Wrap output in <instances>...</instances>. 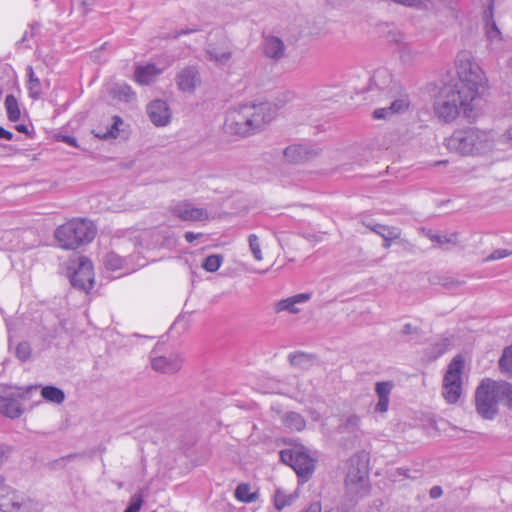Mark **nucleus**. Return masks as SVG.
Returning <instances> with one entry per match:
<instances>
[{
  "label": "nucleus",
  "instance_id": "f257e3e1",
  "mask_svg": "<svg viewBox=\"0 0 512 512\" xmlns=\"http://www.w3.org/2000/svg\"><path fill=\"white\" fill-rule=\"evenodd\" d=\"M458 81L444 85L434 101L435 115L446 123L454 121L462 111L470 118L479 89L485 82L480 66L472 60L468 52H460L456 58Z\"/></svg>",
  "mask_w": 512,
  "mask_h": 512
},
{
  "label": "nucleus",
  "instance_id": "f03ea898",
  "mask_svg": "<svg viewBox=\"0 0 512 512\" xmlns=\"http://www.w3.org/2000/svg\"><path fill=\"white\" fill-rule=\"evenodd\" d=\"M448 151L463 157H484L491 154L497 145V134L492 129L468 126L456 129L445 138Z\"/></svg>",
  "mask_w": 512,
  "mask_h": 512
},
{
  "label": "nucleus",
  "instance_id": "7ed1b4c3",
  "mask_svg": "<svg viewBox=\"0 0 512 512\" xmlns=\"http://www.w3.org/2000/svg\"><path fill=\"white\" fill-rule=\"evenodd\" d=\"M96 235L94 224L83 218L72 219L59 226L55 231V238L63 249H77L81 245L90 243Z\"/></svg>",
  "mask_w": 512,
  "mask_h": 512
},
{
  "label": "nucleus",
  "instance_id": "20e7f679",
  "mask_svg": "<svg viewBox=\"0 0 512 512\" xmlns=\"http://www.w3.org/2000/svg\"><path fill=\"white\" fill-rule=\"evenodd\" d=\"M464 358L456 355L448 364L442 381V396L448 404H456L463 392Z\"/></svg>",
  "mask_w": 512,
  "mask_h": 512
},
{
  "label": "nucleus",
  "instance_id": "39448f33",
  "mask_svg": "<svg viewBox=\"0 0 512 512\" xmlns=\"http://www.w3.org/2000/svg\"><path fill=\"white\" fill-rule=\"evenodd\" d=\"M494 381L485 379L475 392V406L477 413L486 420H492L498 413V399L494 392Z\"/></svg>",
  "mask_w": 512,
  "mask_h": 512
},
{
  "label": "nucleus",
  "instance_id": "423d86ee",
  "mask_svg": "<svg viewBox=\"0 0 512 512\" xmlns=\"http://www.w3.org/2000/svg\"><path fill=\"white\" fill-rule=\"evenodd\" d=\"M389 99L390 105L387 107L377 108L373 111V118L377 120L390 119L394 115L403 114L409 110L411 106V98L409 93L398 84H393L390 88Z\"/></svg>",
  "mask_w": 512,
  "mask_h": 512
},
{
  "label": "nucleus",
  "instance_id": "0eeeda50",
  "mask_svg": "<svg viewBox=\"0 0 512 512\" xmlns=\"http://www.w3.org/2000/svg\"><path fill=\"white\" fill-rule=\"evenodd\" d=\"M250 110L247 109V104L240 105L228 110L225 117L226 130L235 135L248 136L251 135Z\"/></svg>",
  "mask_w": 512,
  "mask_h": 512
},
{
  "label": "nucleus",
  "instance_id": "6e6552de",
  "mask_svg": "<svg viewBox=\"0 0 512 512\" xmlns=\"http://www.w3.org/2000/svg\"><path fill=\"white\" fill-rule=\"evenodd\" d=\"M247 109L250 110L249 114H251L249 119L252 134L262 130L267 124L272 122L276 116L275 105L269 102L259 104L250 103L247 104Z\"/></svg>",
  "mask_w": 512,
  "mask_h": 512
},
{
  "label": "nucleus",
  "instance_id": "1a4fd4ad",
  "mask_svg": "<svg viewBox=\"0 0 512 512\" xmlns=\"http://www.w3.org/2000/svg\"><path fill=\"white\" fill-rule=\"evenodd\" d=\"M201 75L198 66L188 65L179 70L175 76V83L183 93L193 94L201 85Z\"/></svg>",
  "mask_w": 512,
  "mask_h": 512
},
{
  "label": "nucleus",
  "instance_id": "9d476101",
  "mask_svg": "<svg viewBox=\"0 0 512 512\" xmlns=\"http://www.w3.org/2000/svg\"><path fill=\"white\" fill-rule=\"evenodd\" d=\"M71 285L83 291H88L94 283L92 262L86 257H80L78 267L70 277Z\"/></svg>",
  "mask_w": 512,
  "mask_h": 512
},
{
  "label": "nucleus",
  "instance_id": "9b49d317",
  "mask_svg": "<svg viewBox=\"0 0 512 512\" xmlns=\"http://www.w3.org/2000/svg\"><path fill=\"white\" fill-rule=\"evenodd\" d=\"M170 212L182 221H204L208 219V212L204 208L195 207L191 202L179 201L170 206Z\"/></svg>",
  "mask_w": 512,
  "mask_h": 512
},
{
  "label": "nucleus",
  "instance_id": "f8f14e48",
  "mask_svg": "<svg viewBox=\"0 0 512 512\" xmlns=\"http://www.w3.org/2000/svg\"><path fill=\"white\" fill-rule=\"evenodd\" d=\"M30 501L24 496L17 494L8 486V491L0 494V510L2 512H28Z\"/></svg>",
  "mask_w": 512,
  "mask_h": 512
},
{
  "label": "nucleus",
  "instance_id": "ddd939ff",
  "mask_svg": "<svg viewBox=\"0 0 512 512\" xmlns=\"http://www.w3.org/2000/svg\"><path fill=\"white\" fill-rule=\"evenodd\" d=\"M22 394L19 391L8 390L0 395V413L8 418H18L23 413L20 403Z\"/></svg>",
  "mask_w": 512,
  "mask_h": 512
},
{
  "label": "nucleus",
  "instance_id": "4468645a",
  "mask_svg": "<svg viewBox=\"0 0 512 512\" xmlns=\"http://www.w3.org/2000/svg\"><path fill=\"white\" fill-rule=\"evenodd\" d=\"M312 297L311 293H299L284 299L275 301L272 305L276 314L287 312L289 314H298L301 312L300 305L307 303Z\"/></svg>",
  "mask_w": 512,
  "mask_h": 512
},
{
  "label": "nucleus",
  "instance_id": "2eb2a0df",
  "mask_svg": "<svg viewBox=\"0 0 512 512\" xmlns=\"http://www.w3.org/2000/svg\"><path fill=\"white\" fill-rule=\"evenodd\" d=\"M147 113L155 126L163 127L171 121V110L164 100H154L147 107Z\"/></svg>",
  "mask_w": 512,
  "mask_h": 512
},
{
  "label": "nucleus",
  "instance_id": "dca6fc26",
  "mask_svg": "<svg viewBox=\"0 0 512 512\" xmlns=\"http://www.w3.org/2000/svg\"><path fill=\"white\" fill-rule=\"evenodd\" d=\"M182 358L178 353H171L168 356L151 357V366L153 370L161 373H175L182 366Z\"/></svg>",
  "mask_w": 512,
  "mask_h": 512
},
{
  "label": "nucleus",
  "instance_id": "f3484780",
  "mask_svg": "<svg viewBox=\"0 0 512 512\" xmlns=\"http://www.w3.org/2000/svg\"><path fill=\"white\" fill-rule=\"evenodd\" d=\"M262 50L266 58L278 62L285 57L286 46L279 37L266 36L263 39Z\"/></svg>",
  "mask_w": 512,
  "mask_h": 512
},
{
  "label": "nucleus",
  "instance_id": "a211bd4d",
  "mask_svg": "<svg viewBox=\"0 0 512 512\" xmlns=\"http://www.w3.org/2000/svg\"><path fill=\"white\" fill-rule=\"evenodd\" d=\"M291 466L295 472L302 477H307L314 471V460L304 452L295 451L290 455Z\"/></svg>",
  "mask_w": 512,
  "mask_h": 512
},
{
  "label": "nucleus",
  "instance_id": "6ab92c4d",
  "mask_svg": "<svg viewBox=\"0 0 512 512\" xmlns=\"http://www.w3.org/2000/svg\"><path fill=\"white\" fill-rule=\"evenodd\" d=\"M155 64L139 65L135 68L134 80L140 85H150L163 73Z\"/></svg>",
  "mask_w": 512,
  "mask_h": 512
},
{
  "label": "nucleus",
  "instance_id": "aec40b11",
  "mask_svg": "<svg viewBox=\"0 0 512 512\" xmlns=\"http://www.w3.org/2000/svg\"><path fill=\"white\" fill-rule=\"evenodd\" d=\"M394 387L391 381L377 382L375 385V393L378 401L375 404L374 411L377 413H385L388 410L390 402V394Z\"/></svg>",
  "mask_w": 512,
  "mask_h": 512
},
{
  "label": "nucleus",
  "instance_id": "412c9836",
  "mask_svg": "<svg viewBox=\"0 0 512 512\" xmlns=\"http://www.w3.org/2000/svg\"><path fill=\"white\" fill-rule=\"evenodd\" d=\"M316 153L307 145L294 144L284 150L285 158L294 163L311 159Z\"/></svg>",
  "mask_w": 512,
  "mask_h": 512
},
{
  "label": "nucleus",
  "instance_id": "4be33fe9",
  "mask_svg": "<svg viewBox=\"0 0 512 512\" xmlns=\"http://www.w3.org/2000/svg\"><path fill=\"white\" fill-rule=\"evenodd\" d=\"M370 82L371 85L375 86L376 88L388 89V92H390V88L393 86V84H396L393 82L392 74L386 68H378L375 70L370 78Z\"/></svg>",
  "mask_w": 512,
  "mask_h": 512
},
{
  "label": "nucleus",
  "instance_id": "5701e85b",
  "mask_svg": "<svg viewBox=\"0 0 512 512\" xmlns=\"http://www.w3.org/2000/svg\"><path fill=\"white\" fill-rule=\"evenodd\" d=\"M493 386L498 402L503 401L512 410V384L506 381H494Z\"/></svg>",
  "mask_w": 512,
  "mask_h": 512
},
{
  "label": "nucleus",
  "instance_id": "b1692460",
  "mask_svg": "<svg viewBox=\"0 0 512 512\" xmlns=\"http://www.w3.org/2000/svg\"><path fill=\"white\" fill-rule=\"evenodd\" d=\"M104 266L111 271L125 270L129 271L128 260L116 254L115 252H109L103 259Z\"/></svg>",
  "mask_w": 512,
  "mask_h": 512
},
{
  "label": "nucleus",
  "instance_id": "393cba45",
  "mask_svg": "<svg viewBox=\"0 0 512 512\" xmlns=\"http://www.w3.org/2000/svg\"><path fill=\"white\" fill-rule=\"evenodd\" d=\"M110 95L114 99L126 103L131 102L136 98L132 88L125 83L114 85L110 90Z\"/></svg>",
  "mask_w": 512,
  "mask_h": 512
},
{
  "label": "nucleus",
  "instance_id": "a878e982",
  "mask_svg": "<svg viewBox=\"0 0 512 512\" xmlns=\"http://www.w3.org/2000/svg\"><path fill=\"white\" fill-rule=\"evenodd\" d=\"M283 425L291 431H302L306 427L305 419L297 412H287L282 416Z\"/></svg>",
  "mask_w": 512,
  "mask_h": 512
},
{
  "label": "nucleus",
  "instance_id": "bb28decb",
  "mask_svg": "<svg viewBox=\"0 0 512 512\" xmlns=\"http://www.w3.org/2000/svg\"><path fill=\"white\" fill-rule=\"evenodd\" d=\"M207 56L217 66H224L230 61L232 52L230 50H219L216 47H209L207 49Z\"/></svg>",
  "mask_w": 512,
  "mask_h": 512
},
{
  "label": "nucleus",
  "instance_id": "cd10ccee",
  "mask_svg": "<svg viewBox=\"0 0 512 512\" xmlns=\"http://www.w3.org/2000/svg\"><path fill=\"white\" fill-rule=\"evenodd\" d=\"M370 228L374 233L382 237L383 240H396L399 239L401 235V230L397 227L375 224Z\"/></svg>",
  "mask_w": 512,
  "mask_h": 512
},
{
  "label": "nucleus",
  "instance_id": "c85d7f7f",
  "mask_svg": "<svg viewBox=\"0 0 512 512\" xmlns=\"http://www.w3.org/2000/svg\"><path fill=\"white\" fill-rule=\"evenodd\" d=\"M26 74L28 76L27 88L29 96L33 99H38L41 95V83L38 77H36L32 66H27Z\"/></svg>",
  "mask_w": 512,
  "mask_h": 512
},
{
  "label": "nucleus",
  "instance_id": "c756f323",
  "mask_svg": "<svg viewBox=\"0 0 512 512\" xmlns=\"http://www.w3.org/2000/svg\"><path fill=\"white\" fill-rule=\"evenodd\" d=\"M288 359L293 367L300 369H308L313 363L312 355L304 352L291 353Z\"/></svg>",
  "mask_w": 512,
  "mask_h": 512
},
{
  "label": "nucleus",
  "instance_id": "7c9ffc66",
  "mask_svg": "<svg viewBox=\"0 0 512 512\" xmlns=\"http://www.w3.org/2000/svg\"><path fill=\"white\" fill-rule=\"evenodd\" d=\"M297 498L296 494L287 493L283 489H277L274 495V504L276 509L281 510L286 506L291 505Z\"/></svg>",
  "mask_w": 512,
  "mask_h": 512
},
{
  "label": "nucleus",
  "instance_id": "2f4dec72",
  "mask_svg": "<svg viewBox=\"0 0 512 512\" xmlns=\"http://www.w3.org/2000/svg\"><path fill=\"white\" fill-rule=\"evenodd\" d=\"M42 397L52 403L60 404L65 399L64 392L55 386H45L41 390Z\"/></svg>",
  "mask_w": 512,
  "mask_h": 512
},
{
  "label": "nucleus",
  "instance_id": "473e14b6",
  "mask_svg": "<svg viewBox=\"0 0 512 512\" xmlns=\"http://www.w3.org/2000/svg\"><path fill=\"white\" fill-rule=\"evenodd\" d=\"M5 108L7 117L12 122H17L20 119L21 112L17 99L13 95H7L5 99Z\"/></svg>",
  "mask_w": 512,
  "mask_h": 512
},
{
  "label": "nucleus",
  "instance_id": "72a5a7b5",
  "mask_svg": "<svg viewBox=\"0 0 512 512\" xmlns=\"http://www.w3.org/2000/svg\"><path fill=\"white\" fill-rule=\"evenodd\" d=\"M123 124V120L119 116L113 117V123L109 128H107L105 131H97L95 133V136L99 139H110V138H116L119 133V126Z\"/></svg>",
  "mask_w": 512,
  "mask_h": 512
},
{
  "label": "nucleus",
  "instance_id": "f704fd0d",
  "mask_svg": "<svg viewBox=\"0 0 512 512\" xmlns=\"http://www.w3.org/2000/svg\"><path fill=\"white\" fill-rule=\"evenodd\" d=\"M366 481V471L360 469H350L346 476V486L351 489L352 485L364 486Z\"/></svg>",
  "mask_w": 512,
  "mask_h": 512
},
{
  "label": "nucleus",
  "instance_id": "c9c22d12",
  "mask_svg": "<svg viewBox=\"0 0 512 512\" xmlns=\"http://www.w3.org/2000/svg\"><path fill=\"white\" fill-rule=\"evenodd\" d=\"M251 487L247 483H241L235 489V498L244 503L253 502L257 495L250 491Z\"/></svg>",
  "mask_w": 512,
  "mask_h": 512
},
{
  "label": "nucleus",
  "instance_id": "e433bc0d",
  "mask_svg": "<svg viewBox=\"0 0 512 512\" xmlns=\"http://www.w3.org/2000/svg\"><path fill=\"white\" fill-rule=\"evenodd\" d=\"M223 261V257L218 254H213L204 260L202 267L208 272H215L219 269Z\"/></svg>",
  "mask_w": 512,
  "mask_h": 512
},
{
  "label": "nucleus",
  "instance_id": "4c0bfd02",
  "mask_svg": "<svg viewBox=\"0 0 512 512\" xmlns=\"http://www.w3.org/2000/svg\"><path fill=\"white\" fill-rule=\"evenodd\" d=\"M499 367L504 372L512 373V345L504 349L499 360Z\"/></svg>",
  "mask_w": 512,
  "mask_h": 512
},
{
  "label": "nucleus",
  "instance_id": "58836bf2",
  "mask_svg": "<svg viewBox=\"0 0 512 512\" xmlns=\"http://www.w3.org/2000/svg\"><path fill=\"white\" fill-rule=\"evenodd\" d=\"M360 424V418L359 416L352 414L347 416L343 422L340 424L339 429L342 432H352L356 430L359 427Z\"/></svg>",
  "mask_w": 512,
  "mask_h": 512
},
{
  "label": "nucleus",
  "instance_id": "ea45409f",
  "mask_svg": "<svg viewBox=\"0 0 512 512\" xmlns=\"http://www.w3.org/2000/svg\"><path fill=\"white\" fill-rule=\"evenodd\" d=\"M429 237L433 242L438 243L439 246H441V247L445 246L446 244H454V245L457 244V234L456 233L444 234V235L431 234Z\"/></svg>",
  "mask_w": 512,
  "mask_h": 512
},
{
  "label": "nucleus",
  "instance_id": "a19ab883",
  "mask_svg": "<svg viewBox=\"0 0 512 512\" xmlns=\"http://www.w3.org/2000/svg\"><path fill=\"white\" fill-rule=\"evenodd\" d=\"M248 241H249L250 250H251L255 260L261 261L263 259V256H262L259 238L257 237V235L251 234V235H249Z\"/></svg>",
  "mask_w": 512,
  "mask_h": 512
},
{
  "label": "nucleus",
  "instance_id": "79ce46f5",
  "mask_svg": "<svg viewBox=\"0 0 512 512\" xmlns=\"http://www.w3.org/2000/svg\"><path fill=\"white\" fill-rule=\"evenodd\" d=\"M31 354L30 345L27 342H21L16 347V356L22 362L26 361Z\"/></svg>",
  "mask_w": 512,
  "mask_h": 512
},
{
  "label": "nucleus",
  "instance_id": "37998d69",
  "mask_svg": "<svg viewBox=\"0 0 512 512\" xmlns=\"http://www.w3.org/2000/svg\"><path fill=\"white\" fill-rule=\"evenodd\" d=\"M295 99V93L290 90H286L281 92L277 98H276V104L277 106H283L286 103H289Z\"/></svg>",
  "mask_w": 512,
  "mask_h": 512
},
{
  "label": "nucleus",
  "instance_id": "c03bdc74",
  "mask_svg": "<svg viewBox=\"0 0 512 512\" xmlns=\"http://www.w3.org/2000/svg\"><path fill=\"white\" fill-rule=\"evenodd\" d=\"M512 253L506 249H497L493 251L487 258L486 261H494L510 256Z\"/></svg>",
  "mask_w": 512,
  "mask_h": 512
},
{
  "label": "nucleus",
  "instance_id": "a18cd8bd",
  "mask_svg": "<svg viewBox=\"0 0 512 512\" xmlns=\"http://www.w3.org/2000/svg\"><path fill=\"white\" fill-rule=\"evenodd\" d=\"M400 57L404 63H410L414 58V53L410 49L405 48L402 50Z\"/></svg>",
  "mask_w": 512,
  "mask_h": 512
},
{
  "label": "nucleus",
  "instance_id": "49530a36",
  "mask_svg": "<svg viewBox=\"0 0 512 512\" xmlns=\"http://www.w3.org/2000/svg\"><path fill=\"white\" fill-rule=\"evenodd\" d=\"M503 142L512 147V125L502 134Z\"/></svg>",
  "mask_w": 512,
  "mask_h": 512
},
{
  "label": "nucleus",
  "instance_id": "de8ad7c7",
  "mask_svg": "<svg viewBox=\"0 0 512 512\" xmlns=\"http://www.w3.org/2000/svg\"><path fill=\"white\" fill-rule=\"evenodd\" d=\"M10 449L5 446H0V468L7 461Z\"/></svg>",
  "mask_w": 512,
  "mask_h": 512
},
{
  "label": "nucleus",
  "instance_id": "09e8293b",
  "mask_svg": "<svg viewBox=\"0 0 512 512\" xmlns=\"http://www.w3.org/2000/svg\"><path fill=\"white\" fill-rule=\"evenodd\" d=\"M142 505V499L138 498L135 502L131 503L124 512H138Z\"/></svg>",
  "mask_w": 512,
  "mask_h": 512
},
{
  "label": "nucleus",
  "instance_id": "8fccbe9b",
  "mask_svg": "<svg viewBox=\"0 0 512 512\" xmlns=\"http://www.w3.org/2000/svg\"><path fill=\"white\" fill-rule=\"evenodd\" d=\"M442 494H443V490L440 486H433L429 491V495L432 499H437V498L441 497Z\"/></svg>",
  "mask_w": 512,
  "mask_h": 512
},
{
  "label": "nucleus",
  "instance_id": "3c124183",
  "mask_svg": "<svg viewBox=\"0 0 512 512\" xmlns=\"http://www.w3.org/2000/svg\"><path fill=\"white\" fill-rule=\"evenodd\" d=\"M202 234L201 233H194V232H186L184 237H185V240L189 243H192L195 239L201 237Z\"/></svg>",
  "mask_w": 512,
  "mask_h": 512
},
{
  "label": "nucleus",
  "instance_id": "603ef678",
  "mask_svg": "<svg viewBox=\"0 0 512 512\" xmlns=\"http://www.w3.org/2000/svg\"><path fill=\"white\" fill-rule=\"evenodd\" d=\"M0 138L6 139V140H12L13 133L0 126Z\"/></svg>",
  "mask_w": 512,
  "mask_h": 512
},
{
  "label": "nucleus",
  "instance_id": "864d4df0",
  "mask_svg": "<svg viewBox=\"0 0 512 512\" xmlns=\"http://www.w3.org/2000/svg\"><path fill=\"white\" fill-rule=\"evenodd\" d=\"M63 141L66 142L67 144L71 145V146H74V147L77 146V140L74 137L64 136L63 137Z\"/></svg>",
  "mask_w": 512,
  "mask_h": 512
},
{
  "label": "nucleus",
  "instance_id": "5fc2aeb1",
  "mask_svg": "<svg viewBox=\"0 0 512 512\" xmlns=\"http://www.w3.org/2000/svg\"><path fill=\"white\" fill-rule=\"evenodd\" d=\"M195 31H196V29H186V30L183 29V30L177 32L174 35V38H178L181 35L189 34V33L195 32Z\"/></svg>",
  "mask_w": 512,
  "mask_h": 512
},
{
  "label": "nucleus",
  "instance_id": "6e6d98bb",
  "mask_svg": "<svg viewBox=\"0 0 512 512\" xmlns=\"http://www.w3.org/2000/svg\"><path fill=\"white\" fill-rule=\"evenodd\" d=\"M5 491H8V486L5 485L4 479L0 476V494H3Z\"/></svg>",
  "mask_w": 512,
  "mask_h": 512
},
{
  "label": "nucleus",
  "instance_id": "4d7b16f0",
  "mask_svg": "<svg viewBox=\"0 0 512 512\" xmlns=\"http://www.w3.org/2000/svg\"><path fill=\"white\" fill-rule=\"evenodd\" d=\"M412 330H413V327H412V325H411V324H405V325L403 326V330H402V332H403V334H409V333H411V332H412Z\"/></svg>",
  "mask_w": 512,
  "mask_h": 512
},
{
  "label": "nucleus",
  "instance_id": "13d9d810",
  "mask_svg": "<svg viewBox=\"0 0 512 512\" xmlns=\"http://www.w3.org/2000/svg\"><path fill=\"white\" fill-rule=\"evenodd\" d=\"M488 34H489V37L492 38L493 34L499 35L500 31H499V29L495 25H493L492 30L489 31Z\"/></svg>",
  "mask_w": 512,
  "mask_h": 512
},
{
  "label": "nucleus",
  "instance_id": "bf43d9fd",
  "mask_svg": "<svg viewBox=\"0 0 512 512\" xmlns=\"http://www.w3.org/2000/svg\"><path fill=\"white\" fill-rule=\"evenodd\" d=\"M16 130L21 133H27V126L24 124H19L16 126Z\"/></svg>",
  "mask_w": 512,
  "mask_h": 512
},
{
  "label": "nucleus",
  "instance_id": "052dcab7",
  "mask_svg": "<svg viewBox=\"0 0 512 512\" xmlns=\"http://www.w3.org/2000/svg\"><path fill=\"white\" fill-rule=\"evenodd\" d=\"M93 3H94V0H81V4L84 7L91 6V5H93Z\"/></svg>",
  "mask_w": 512,
  "mask_h": 512
},
{
  "label": "nucleus",
  "instance_id": "680f3d73",
  "mask_svg": "<svg viewBox=\"0 0 512 512\" xmlns=\"http://www.w3.org/2000/svg\"><path fill=\"white\" fill-rule=\"evenodd\" d=\"M392 241L393 240H384L383 247L386 248V249L389 248L391 246V244H392Z\"/></svg>",
  "mask_w": 512,
  "mask_h": 512
},
{
  "label": "nucleus",
  "instance_id": "e2e57ef3",
  "mask_svg": "<svg viewBox=\"0 0 512 512\" xmlns=\"http://www.w3.org/2000/svg\"><path fill=\"white\" fill-rule=\"evenodd\" d=\"M447 163H448L447 160H442V161L435 162L434 165L447 164Z\"/></svg>",
  "mask_w": 512,
  "mask_h": 512
},
{
  "label": "nucleus",
  "instance_id": "0e129e2a",
  "mask_svg": "<svg viewBox=\"0 0 512 512\" xmlns=\"http://www.w3.org/2000/svg\"><path fill=\"white\" fill-rule=\"evenodd\" d=\"M444 351H445V350L441 348V349L438 351V354L436 355V357H437V356H440L441 354H443V353H444Z\"/></svg>",
  "mask_w": 512,
  "mask_h": 512
},
{
  "label": "nucleus",
  "instance_id": "69168bd1",
  "mask_svg": "<svg viewBox=\"0 0 512 512\" xmlns=\"http://www.w3.org/2000/svg\"><path fill=\"white\" fill-rule=\"evenodd\" d=\"M235 3H243L245 2L246 0H233Z\"/></svg>",
  "mask_w": 512,
  "mask_h": 512
}]
</instances>
